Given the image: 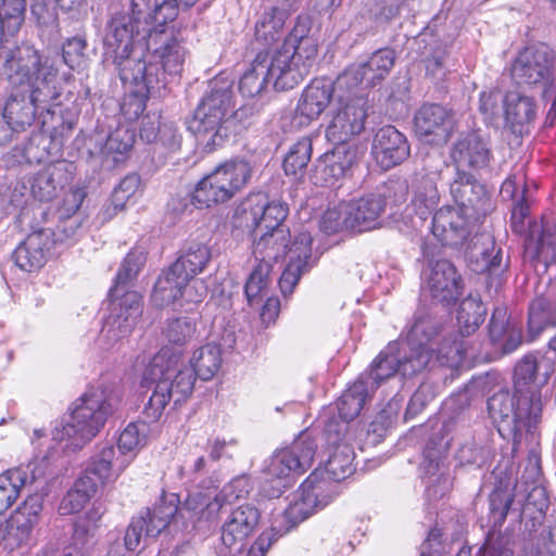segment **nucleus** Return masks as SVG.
<instances>
[{"label":"nucleus","mask_w":556,"mask_h":556,"mask_svg":"<svg viewBox=\"0 0 556 556\" xmlns=\"http://www.w3.org/2000/svg\"><path fill=\"white\" fill-rule=\"evenodd\" d=\"M4 73L12 91L3 117L14 130L29 126L38 110L50 111L51 103L60 97L59 68L31 46L5 52Z\"/></svg>","instance_id":"f257e3e1"},{"label":"nucleus","mask_w":556,"mask_h":556,"mask_svg":"<svg viewBox=\"0 0 556 556\" xmlns=\"http://www.w3.org/2000/svg\"><path fill=\"white\" fill-rule=\"evenodd\" d=\"M307 26L299 22L273 53L260 52L242 75L239 90L243 97L261 94L268 83L278 91L298 86L316 63L317 42L307 36Z\"/></svg>","instance_id":"f03ea898"},{"label":"nucleus","mask_w":556,"mask_h":556,"mask_svg":"<svg viewBox=\"0 0 556 556\" xmlns=\"http://www.w3.org/2000/svg\"><path fill=\"white\" fill-rule=\"evenodd\" d=\"M161 358H156L153 366H148L143 372L141 388L142 420L127 425L118 438L117 451L121 455H132L142 448L150 433V422H156L163 415L166 406L173 401L175 406L185 402L192 393L191 371L186 370L173 379V372L162 371Z\"/></svg>","instance_id":"7ed1b4c3"},{"label":"nucleus","mask_w":556,"mask_h":556,"mask_svg":"<svg viewBox=\"0 0 556 556\" xmlns=\"http://www.w3.org/2000/svg\"><path fill=\"white\" fill-rule=\"evenodd\" d=\"M121 404L122 394L114 387L90 388L77 400L72 413L55 425L53 440L66 442L68 448H81L99 433Z\"/></svg>","instance_id":"20e7f679"},{"label":"nucleus","mask_w":556,"mask_h":556,"mask_svg":"<svg viewBox=\"0 0 556 556\" xmlns=\"http://www.w3.org/2000/svg\"><path fill=\"white\" fill-rule=\"evenodd\" d=\"M233 97L231 80L214 78L187 122L188 130L203 143L207 152L224 146L229 137L235 109Z\"/></svg>","instance_id":"39448f33"},{"label":"nucleus","mask_w":556,"mask_h":556,"mask_svg":"<svg viewBox=\"0 0 556 556\" xmlns=\"http://www.w3.org/2000/svg\"><path fill=\"white\" fill-rule=\"evenodd\" d=\"M146 257L142 252L130 251L117 271L115 285L110 289L112 313L102 329L109 340L126 338L134 330L141 315V295L128 290L129 283L137 277Z\"/></svg>","instance_id":"423d86ee"},{"label":"nucleus","mask_w":556,"mask_h":556,"mask_svg":"<svg viewBox=\"0 0 556 556\" xmlns=\"http://www.w3.org/2000/svg\"><path fill=\"white\" fill-rule=\"evenodd\" d=\"M251 176L252 166L247 160H228L197 184L192 192V202L199 208L225 203L247 186Z\"/></svg>","instance_id":"0eeeda50"},{"label":"nucleus","mask_w":556,"mask_h":556,"mask_svg":"<svg viewBox=\"0 0 556 556\" xmlns=\"http://www.w3.org/2000/svg\"><path fill=\"white\" fill-rule=\"evenodd\" d=\"M523 395L502 390L488 400V412L503 439L513 441L516 450L523 432H530L541 419L542 412L532 414L534 403H523Z\"/></svg>","instance_id":"6e6552de"},{"label":"nucleus","mask_w":556,"mask_h":556,"mask_svg":"<svg viewBox=\"0 0 556 556\" xmlns=\"http://www.w3.org/2000/svg\"><path fill=\"white\" fill-rule=\"evenodd\" d=\"M519 85L548 94L556 88V51L546 43H536L519 52L511 67Z\"/></svg>","instance_id":"1a4fd4ad"},{"label":"nucleus","mask_w":556,"mask_h":556,"mask_svg":"<svg viewBox=\"0 0 556 556\" xmlns=\"http://www.w3.org/2000/svg\"><path fill=\"white\" fill-rule=\"evenodd\" d=\"M486 308L482 301L471 294L465 298L457 311L459 333L445 338L438 349V358L447 366L462 364L465 357H475L476 351L464 340L473 333L484 321Z\"/></svg>","instance_id":"9d476101"},{"label":"nucleus","mask_w":556,"mask_h":556,"mask_svg":"<svg viewBox=\"0 0 556 556\" xmlns=\"http://www.w3.org/2000/svg\"><path fill=\"white\" fill-rule=\"evenodd\" d=\"M429 364V355L425 351L409 354L408 351L400 345L399 342L389 343L372 361L365 380L371 390H376L379 384L400 372L403 377L414 376L422 371Z\"/></svg>","instance_id":"9b49d317"},{"label":"nucleus","mask_w":556,"mask_h":556,"mask_svg":"<svg viewBox=\"0 0 556 556\" xmlns=\"http://www.w3.org/2000/svg\"><path fill=\"white\" fill-rule=\"evenodd\" d=\"M124 85L132 86L143 96H161L168 78L160 64L143 48L115 64Z\"/></svg>","instance_id":"f8f14e48"},{"label":"nucleus","mask_w":556,"mask_h":556,"mask_svg":"<svg viewBox=\"0 0 556 556\" xmlns=\"http://www.w3.org/2000/svg\"><path fill=\"white\" fill-rule=\"evenodd\" d=\"M144 47L167 78L176 77L182 72L188 51L180 30L168 26L150 29Z\"/></svg>","instance_id":"ddd939ff"},{"label":"nucleus","mask_w":556,"mask_h":556,"mask_svg":"<svg viewBox=\"0 0 556 556\" xmlns=\"http://www.w3.org/2000/svg\"><path fill=\"white\" fill-rule=\"evenodd\" d=\"M366 117L367 99L365 97L355 94L352 101H346L340 96L326 128L327 140L333 144L346 143L364 129Z\"/></svg>","instance_id":"4468645a"},{"label":"nucleus","mask_w":556,"mask_h":556,"mask_svg":"<svg viewBox=\"0 0 556 556\" xmlns=\"http://www.w3.org/2000/svg\"><path fill=\"white\" fill-rule=\"evenodd\" d=\"M480 218L452 206H444L432 217V233L444 245L463 247L478 235Z\"/></svg>","instance_id":"2eb2a0df"},{"label":"nucleus","mask_w":556,"mask_h":556,"mask_svg":"<svg viewBox=\"0 0 556 556\" xmlns=\"http://www.w3.org/2000/svg\"><path fill=\"white\" fill-rule=\"evenodd\" d=\"M325 435L332 451L327 460L326 470L321 472L320 478L329 483V480L339 482L350 477L355 470L353 465L354 451L350 442L349 427L344 422L332 419L325 427Z\"/></svg>","instance_id":"dca6fc26"},{"label":"nucleus","mask_w":556,"mask_h":556,"mask_svg":"<svg viewBox=\"0 0 556 556\" xmlns=\"http://www.w3.org/2000/svg\"><path fill=\"white\" fill-rule=\"evenodd\" d=\"M425 292L444 306L454 304L463 293L464 280L454 264L446 258L429 260L424 270Z\"/></svg>","instance_id":"f3484780"},{"label":"nucleus","mask_w":556,"mask_h":556,"mask_svg":"<svg viewBox=\"0 0 556 556\" xmlns=\"http://www.w3.org/2000/svg\"><path fill=\"white\" fill-rule=\"evenodd\" d=\"M323 473L313 471L308 478L301 484L294 494L292 502L283 513V521L290 530L300 522L307 519L319 507H325L331 496L325 492L329 489V482L320 478Z\"/></svg>","instance_id":"a211bd4d"},{"label":"nucleus","mask_w":556,"mask_h":556,"mask_svg":"<svg viewBox=\"0 0 556 556\" xmlns=\"http://www.w3.org/2000/svg\"><path fill=\"white\" fill-rule=\"evenodd\" d=\"M316 448V442L307 434H302L289 448L271 456L266 467L267 475L282 480L304 473L313 464Z\"/></svg>","instance_id":"6ab92c4d"},{"label":"nucleus","mask_w":556,"mask_h":556,"mask_svg":"<svg viewBox=\"0 0 556 556\" xmlns=\"http://www.w3.org/2000/svg\"><path fill=\"white\" fill-rule=\"evenodd\" d=\"M467 257L476 267V271L486 273L490 277L489 285L498 289L503 282V276L509 267V258H504L503 250L496 247L494 238L490 233L475 236L467 248Z\"/></svg>","instance_id":"aec40b11"},{"label":"nucleus","mask_w":556,"mask_h":556,"mask_svg":"<svg viewBox=\"0 0 556 556\" xmlns=\"http://www.w3.org/2000/svg\"><path fill=\"white\" fill-rule=\"evenodd\" d=\"M450 192L457 210L481 218L492 210L491 198L485 187L470 173L457 168L450 185Z\"/></svg>","instance_id":"412c9836"},{"label":"nucleus","mask_w":556,"mask_h":556,"mask_svg":"<svg viewBox=\"0 0 556 556\" xmlns=\"http://www.w3.org/2000/svg\"><path fill=\"white\" fill-rule=\"evenodd\" d=\"M147 34L142 30L137 34L135 21L127 13H116L108 27L104 45L109 53H112L114 63L143 48L142 41L147 42Z\"/></svg>","instance_id":"4be33fe9"},{"label":"nucleus","mask_w":556,"mask_h":556,"mask_svg":"<svg viewBox=\"0 0 556 556\" xmlns=\"http://www.w3.org/2000/svg\"><path fill=\"white\" fill-rule=\"evenodd\" d=\"M453 115L440 104H424L414 116L418 138L431 144H444L453 130Z\"/></svg>","instance_id":"5701e85b"},{"label":"nucleus","mask_w":556,"mask_h":556,"mask_svg":"<svg viewBox=\"0 0 556 556\" xmlns=\"http://www.w3.org/2000/svg\"><path fill=\"white\" fill-rule=\"evenodd\" d=\"M156 358H161L162 371L173 372V379L175 380L178 374L190 370L192 387L194 386L195 376L205 381L210 380L215 376L222 365L220 348H217L216 343H207L193 353L191 358L192 368L185 367L178 369L175 367L177 361L175 358L165 359L164 354L155 355L149 366H153Z\"/></svg>","instance_id":"b1692460"},{"label":"nucleus","mask_w":556,"mask_h":556,"mask_svg":"<svg viewBox=\"0 0 556 556\" xmlns=\"http://www.w3.org/2000/svg\"><path fill=\"white\" fill-rule=\"evenodd\" d=\"M451 157L456 169L470 167L482 169L492 159L491 143L481 131H471L459 136L451 150Z\"/></svg>","instance_id":"393cba45"},{"label":"nucleus","mask_w":556,"mask_h":556,"mask_svg":"<svg viewBox=\"0 0 556 556\" xmlns=\"http://www.w3.org/2000/svg\"><path fill=\"white\" fill-rule=\"evenodd\" d=\"M75 166L67 161H58L39 169L30 182V191L39 201H51L72 181Z\"/></svg>","instance_id":"a878e982"},{"label":"nucleus","mask_w":556,"mask_h":556,"mask_svg":"<svg viewBox=\"0 0 556 556\" xmlns=\"http://www.w3.org/2000/svg\"><path fill=\"white\" fill-rule=\"evenodd\" d=\"M41 505L37 498L27 500L5 522L0 523L3 533V551L11 552L26 543L31 534Z\"/></svg>","instance_id":"bb28decb"},{"label":"nucleus","mask_w":556,"mask_h":556,"mask_svg":"<svg viewBox=\"0 0 556 556\" xmlns=\"http://www.w3.org/2000/svg\"><path fill=\"white\" fill-rule=\"evenodd\" d=\"M409 152L406 137L394 126H384L376 132L372 154L383 169L401 164L408 157Z\"/></svg>","instance_id":"cd10ccee"},{"label":"nucleus","mask_w":556,"mask_h":556,"mask_svg":"<svg viewBox=\"0 0 556 556\" xmlns=\"http://www.w3.org/2000/svg\"><path fill=\"white\" fill-rule=\"evenodd\" d=\"M260 521L256 507L245 504L233 509L222 528V542L230 551H240L243 542L254 532Z\"/></svg>","instance_id":"c85d7f7f"},{"label":"nucleus","mask_w":556,"mask_h":556,"mask_svg":"<svg viewBox=\"0 0 556 556\" xmlns=\"http://www.w3.org/2000/svg\"><path fill=\"white\" fill-rule=\"evenodd\" d=\"M191 279L181 270H176L172 264L156 280L151 300L157 307L167 306L180 298L187 302H195L199 296H191L189 287Z\"/></svg>","instance_id":"c756f323"},{"label":"nucleus","mask_w":556,"mask_h":556,"mask_svg":"<svg viewBox=\"0 0 556 556\" xmlns=\"http://www.w3.org/2000/svg\"><path fill=\"white\" fill-rule=\"evenodd\" d=\"M52 244V231L39 229L29 233L13 252L15 264L24 271L31 273L41 268Z\"/></svg>","instance_id":"7c9ffc66"},{"label":"nucleus","mask_w":556,"mask_h":556,"mask_svg":"<svg viewBox=\"0 0 556 556\" xmlns=\"http://www.w3.org/2000/svg\"><path fill=\"white\" fill-rule=\"evenodd\" d=\"M539 363L533 355L525 356L515 368L514 388L517 394L523 395V403H534L533 415L542 412L541 388L547 381V377L542 379L538 376Z\"/></svg>","instance_id":"2f4dec72"},{"label":"nucleus","mask_w":556,"mask_h":556,"mask_svg":"<svg viewBox=\"0 0 556 556\" xmlns=\"http://www.w3.org/2000/svg\"><path fill=\"white\" fill-rule=\"evenodd\" d=\"M334 96L332 81L329 79H314L303 90L296 109V118L301 124H308L316 119L329 105Z\"/></svg>","instance_id":"473e14b6"},{"label":"nucleus","mask_w":556,"mask_h":556,"mask_svg":"<svg viewBox=\"0 0 556 556\" xmlns=\"http://www.w3.org/2000/svg\"><path fill=\"white\" fill-rule=\"evenodd\" d=\"M132 455H121L112 444L98 445L97 453L87 465V472L92 473L101 484L115 481L130 465Z\"/></svg>","instance_id":"72a5a7b5"},{"label":"nucleus","mask_w":556,"mask_h":556,"mask_svg":"<svg viewBox=\"0 0 556 556\" xmlns=\"http://www.w3.org/2000/svg\"><path fill=\"white\" fill-rule=\"evenodd\" d=\"M312 236L301 232L296 236L289 250V262L279 279L281 292L287 295L293 292L301 275L304 273L312 255Z\"/></svg>","instance_id":"f704fd0d"},{"label":"nucleus","mask_w":556,"mask_h":556,"mask_svg":"<svg viewBox=\"0 0 556 556\" xmlns=\"http://www.w3.org/2000/svg\"><path fill=\"white\" fill-rule=\"evenodd\" d=\"M441 179L440 169L424 168L415 173L412 181V204L421 219H426L437 208L440 201L438 181Z\"/></svg>","instance_id":"c9c22d12"},{"label":"nucleus","mask_w":556,"mask_h":556,"mask_svg":"<svg viewBox=\"0 0 556 556\" xmlns=\"http://www.w3.org/2000/svg\"><path fill=\"white\" fill-rule=\"evenodd\" d=\"M506 126L517 136L530 130L535 119L536 105L533 98L516 91L508 92L504 99Z\"/></svg>","instance_id":"e433bc0d"},{"label":"nucleus","mask_w":556,"mask_h":556,"mask_svg":"<svg viewBox=\"0 0 556 556\" xmlns=\"http://www.w3.org/2000/svg\"><path fill=\"white\" fill-rule=\"evenodd\" d=\"M348 203V218L350 219V230L368 231L379 225V218L384 212L383 197L370 193L357 200Z\"/></svg>","instance_id":"4c0bfd02"},{"label":"nucleus","mask_w":556,"mask_h":556,"mask_svg":"<svg viewBox=\"0 0 556 556\" xmlns=\"http://www.w3.org/2000/svg\"><path fill=\"white\" fill-rule=\"evenodd\" d=\"M440 321L425 309H418L406 334V343L402 344L409 354L425 351L429 355V362L433 356V350L428 343L439 333Z\"/></svg>","instance_id":"58836bf2"},{"label":"nucleus","mask_w":556,"mask_h":556,"mask_svg":"<svg viewBox=\"0 0 556 556\" xmlns=\"http://www.w3.org/2000/svg\"><path fill=\"white\" fill-rule=\"evenodd\" d=\"M260 238L254 243V258L255 262L267 263L273 267V263L277 262L283 256H289V230L288 229H276V230H263L262 232H255V237Z\"/></svg>","instance_id":"ea45409f"},{"label":"nucleus","mask_w":556,"mask_h":556,"mask_svg":"<svg viewBox=\"0 0 556 556\" xmlns=\"http://www.w3.org/2000/svg\"><path fill=\"white\" fill-rule=\"evenodd\" d=\"M250 215L254 232L263 230L287 229L282 223L288 216L287 205L280 202H267L264 195H256Z\"/></svg>","instance_id":"a19ab883"},{"label":"nucleus","mask_w":556,"mask_h":556,"mask_svg":"<svg viewBox=\"0 0 556 556\" xmlns=\"http://www.w3.org/2000/svg\"><path fill=\"white\" fill-rule=\"evenodd\" d=\"M365 377L366 375H359L337 401L340 422H344L348 427L349 422L361 414L366 401L374 392ZM337 421L339 422V420Z\"/></svg>","instance_id":"79ce46f5"},{"label":"nucleus","mask_w":556,"mask_h":556,"mask_svg":"<svg viewBox=\"0 0 556 556\" xmlns=\"http://www.w3.org/2000/svg\"><path fill=\"white\" fill-rule=\"evenodd\" d=\"M288 13L275 5L265 7L255 22V39L265 46H270L285 35V24Z\"/></svg>","instance_id":"37998d69"},{"label":"nucleus","mask_w":556,"mask_h":556,"mask_svg":"<svg viewBox=\"0 0 556 556\" xmlns=\"http://www.w3.org/2000/svg\"><path fill=\"white\" fill-rule=\"evenodd\" d=\"M163 1L159 3L156 0H131L129 16L135 21L137 34L140 31L146 34L155 27H165L173 17H166V10H162Z\"/></svg>","instance_id":"c03bdc74"},{"label":"nucleus","mask_w":556,"mask_h":556,"mask_svg":"<svg viewBox=\"0 0 556 556\" xmlns=\"http://www.w3.org/2000/svg\"><path fill=\"white\" fill-rule=\"evenodd\" d=\"M101 516L102 511L92 507L85 515L77 517L73 523L72 545L83 555L88 554L96 544Z\"/></svg>","instance_id":"a18cd8bd"},{"label":"nucleus","mask_w":556,"mask_h":556,"mask_svg":"<svg viewBox=\"0 0 556 556\" xmlns=\"http://www.w3.org/2000/svg\"><path fill=\"white\" fill-rule=\"evenodd\" d=\"M395 59V51L384 48L375 51L366 62L356 64L362 67L365 87L370 88L384 80L393 68Z\"/></svg>","instance_id":"49530a36"},{"label":"nucleus","mask_w":556,"mask_h":556,"mask_svg":"<svg viewBox=\"0 0 556 556\" xmlns=\"http://www.w3.org/2000/svg\"><path fill=\"white\" fill-rule=\"evenodd\" d=\"M135 143V132L126 126H119L112 131L101 149L103 162L109 167L123 162Z\"/></svg>","instance_id":"de8ad7c7"},{"label":"nucleus","mask_w":556,"mask_h":556,"mask_svg":"<svg viewBox=\"0 0 556 556\" xmlns=\"http://www.w3.org/2000/svg\"><path fill=\"white\" fill-rule=\"evenodd\" d=\"M211 256V249L207 244L190 242L173 265L176 270L184 271L192 280L194 276L205 269Z\"/></svg>","instance_id":"09e8293b"},{"label":"nucleus","mask_w":556,"mask_h":556,"mask_svg":"<svg viewBox=\"0 0 556 556\" xmlns=\"http://www.w3.org/2000/svg\"><path fill=\"white\" fill-rule=\"evenodd\" d=\"M547 326H556V303L539 296L532 301L528 312V329L531 341Z\"/></svg>","instance_id":"8fccbe9b"},{"label":"nucleus","mask_w":556,"mask_h":556,"mask_svg":"<svg viewBox=\"0 0 556 556\" xmlns=\"http://www.w3.org/2000/svg\"><path fill=\"white\" fill-rule=\"evenodd\" d=\"M27 482L28 473L20 467L8 469L0 475V515L15 503Z\"/></svg>","instance_id":"3c124183"},{"label":"nucleus","mask_w":556,"mask_h":556,"mask_svg":"<svg viewBox=\"0 0 556 556\" xmlns=\"http://www.w3.org/2000/svg\"><path fill=\"white\" fill-rule=\"evenodd\" d=\"M337 147L330 154H326L323 162V173L325 174V182L331 179L338 180L351 169L356 160L354 150L349 149L345 143L336 144Z\"/></svg>","instance_id":"603ef678"},{"label":"nucleus","mask_w":556,"mask_h":556,"mask_svg":"<svg viewBox=\"0 0 556 556\" xmlns=\"http://www.w3.org/2000/svg\"><path fill=\"white\" fill-rule=\"evenodd\" d=\"M26 11V0H1L0 36H14L21 28Z\"/></svg>","instance_id":"864d4df0"},{"label":"nucleus","mask_w":556,"mask_h":556,"mask_svg":"<svg viewBox=\"0 0 556 556\" xmlns=\"http://www.w3.org/2000/svg\"><path fill=\"white\" fill-rule=\"evenodd\" d=\"M333 92L339 100L340 96L345 98L346 101H352L354 96H363L365 87V78L362 74V67L356 64L349 66L341 75L332 81Z\"/></svg>","instance_id":"5fc2aeb1"},{"label":"nucleus","mask_w":556,"mask_h":556,"mask_svg":"<svg viewBox=\"0 0 556 556\" xmlns=\"http://www.w3.org/2000/svg\"><path fill=\"white\" fill-rule=\"evenodd\" d=\"M312 140L303 137L291 146L283 160V168L287 175L302 177L312 157Z\"/></svg>","instance_id":"6e6d98bb"},{"label":"nucleus","mask_w":556,"mask_h":556,"mask_svg":"<svg viewBox=\"0 0 556 556\" xmlns=\"http://www.w3.org/2000/svg\"><path fill=\"white\" fill-rule=\"evenodd\" d=\"M220 510L219 500L215 495L211 500L203 492L189 494L185 501L181 511H186L188 517L193 519L194 522L208 520L213 518Z\"/></svg>","instance_id":"4d7b16f0"},{"label":"nucleus","mask_w":556,"mask_h":556,"mask_svg":"<svg viewBox=\"0 0 556 556\" xmlns=\"http://www.w3.org/2000/svg\"><path fill=\"white\" fill-rule=\"evenodd\" d=\"M514 498V492L507 488H496L492 491L489 496V527L496 529L504 523Z\"/></svg>","instance_id":"13d9d810"},{"label":"nucleus","mask_w":556,"mask_h":556,"mask_svg":"<svg viewBox=\"0 0 556 556\" xmlns=\"http://www.w3.org/2000/svg\"><path fill=\"white\" fill-rule=\"evenodd\" d=\"M271 267L267 263L257 262L245 282V296L250 305L257 304L267 295Z\"/></svg>","instance_id":"bf43d9fd"},{"label":"nucleus","mask_w":556,"mask_h":556,"mask_svg":"<svg viewBox=\"0 0 556 556\" xmlns=\"http://www.w3.org/2000/svg\"><path fill=\"white\" fill-rule=\"evenodd\" d=\"M348 203H340L338 206L328 208L319 222L320 230L327 235L334 233L341 230H350V219L345 212H348Z\"/></svg>","instance_id":"052dcab7"},{"label":"nucleus","mask_w":556,"mask_h":556,"mask_svg":"<svg viewBox=\"0 0 556 556\" xmlns=\"http://www.w3.org/2000/svg\"><path fill=\"white\" fill-rule=\"evenodd\" d=\"M491 456V450L485 445H479L476 442H466L457 453L456 458L460 466L481 467Z\"/></svg>","instance_id":"680f3d73"},{"label":"nucleus","mask_w":556,"mask_h":556,"mask_svg":"<svg viewBox=\"0 0 556 556\" xmlns=\"http://www.w3.org/2000/svg\"><path fill=\"white\" fill-rule=\"evenodd\" d=\"M195 332V323L187 317L170 320L165 329L167 340L177 345L190 341Z\"/></svg>","instance_id":"e2e57ef3"},{"label":"nucleus","mask_w":556,"mask_h":556,"mask_svg":"<svg viewBox=\"0 0 556 556\" xmlns=\"http://www.w3.org/2000/svg\"><path fill=\"white\" fill-rule=\"evenodd\" d=\"M86 41L79 37H73L63 45L64 63L72 70L81 71L86 67L85 54Z\"/></svg>","instance_id":"0e129e2a"},{"label":"nucleus","mask_w":556,"mask_h":556,"mask_svg":"<svg viewBox=\"0 0 556 556\" xmlns=\"http://www.w3.org/2000/svg\"><path fill=\"white\" fill-rule=\"evenodd\" d=\"M139 187V175L130 174L123 178L112 193L111 203L114 210L122 211L126 202L138 191Z\"/></svg>","instance_id":"69168bd1"},{"label":"nucleus","mask_w":556,"mask_h":556,"mask_svg":"<svg viewBox=\"0 0 556 556\" xmlns=\"http://www.w3.org/2000/svg\"><path fill=\"white\" fill-rule=\"evenodd\" d=\"M251 482L248 477L240 476L228 482L219 493L216 494L219 500L220 508L226 503H232L249 495Z\"/></svg>","instance_id":"338daca9"},{"label":"nucleus","mask_w":556,"mask_h":556,"mask_svg":"<svg viewBox=\"0 0 556 556\" xmlns=\"http://www.w3.org/2000/svg\"><path fill=\"white\" fill-rule=\"evenodd\" d=\"M408 182L403 178H391L384 182L381 193L376 195L383 197L384 205L387 202H391L395 205L404 203L408 195Z\"/></svg>","instance_id":"774afa93"}]
</instances>
